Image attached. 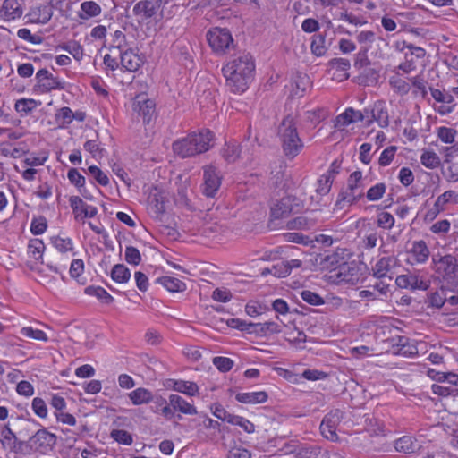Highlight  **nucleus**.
Wrapping results in <instances>:
<instances>
[{
    "mask_svg": "<svg viewBox=\"0 0 458 458\" xmlns=\"http://www.w3.org/2000/svg\"><path fill=\"white\" fill-rule=\"evenodd\" d=\"M386 191V186L384 182H378L371 186L366 192V198L369 201H377L383 198Z\"/></svg>",
    "mask_w": 458,
    "mask_h": 458,
    "instance_id": "nucleus-45",
    "label": "nucleus"
},
{
    "mask_svg": "<svg viewBox=\"0 0 458 458\" xmlns=\"http://www.w3.org/2000/svg\"><path fill=\"white\" fill-rule=\"evenodd\" d=\"M121 65L128 72H136L141 65L142 60L139 55L132 50H125L120 52Z\"/></svg>",
    "mask_w": 458,
    "mask_h": 458,
    "instance_id": "nucleus-21",
    "label": "nucleus"
},
{
    "mask_svg": "<svg viewBox=\"0 0 458 458\" xmlns=\"http://www.w3.org/2000/svg\"><path fill=\"white\" fill-rule=\"evenodd\" d=\"M364 189L365 185L363 183L362 172H352L347 180L346 189L344 190L339 195V200L337 201V204L340 202H344L348 205H352L357 202L364 196Z\"/></svg>",
    "mask_w": 458,
    "mask_h": 458,
    "instance_id": "nucleus-5",
    "label": "nucleus"
},
{
    "mask_svg": "<svg viewBox=\"0 0 458 458\" xmlns=\"http://www.w3.org/2000/svg\"><path fill=\"white\" fill-rule=\"evenodd\" d=\"M420 163L428 169H436L441 164L439 156L433 150L423 149L420 155Z\"/></svg>",
    "mask_w": 458,
    "mask_h": 458,
    "instance_id": "nucleus-33",
    "label": "nucleus"
},
{
    "mask_svg": "<svg viewBox=\"0 0 458 458\" xmlns=\"http://www.w3.org/2000/svg\"><path fill=\"white\" fill-rule=\"evenodd\" d=\"M429 254V249L424 241H415L409 250L410 262L412 265L424 264L428 261Z\"/></svg>",
    "mask_w": 458,
    "mask_h": 458,
    "instance_id": "nucleus-18",
    "label": "nucleus"
},
{
    "mask_svg": "<svg viewBox=\"0 0 458 458\" xmlns=\"http://www.w3.org/2000/svg\"><path fill=\"white\" fill-rule=\"evenodd\" d=\"M132 110L142 117L145 123H148L155 116L156 106L154 101L148 98L145 94H139L133 99Z\"/></svg>",
    "mask_w": 458,
    "mask_h": 458,
    "instance_id": "nucleus-10",
    "label": "nucleus"
},
{
    "mask_svg": "<svg viewBox=\"0 0 458 458\" xmlns=\"http://www.w3.org/2000/svg\"><path fill=\"white\" fill-rule=\"evenodd\" d=\"M56 444V436L46 428L38 429L30 438V445L35 451L47 454Z\"/></svg>",
    "mask_w": 458,
    "mask_h": 458,
    "instance_id": "nucleus-9",
    "label": "nucleus"
},
{
    "mask_svg": "<svg viewBox=\"0 0 458 458\" xmlns=\"http://www.w3.org/2000/svg\"><path fill=\"white\" fill-rule=\"evenodd\" d=\"M456 135L457 131L450 127L441 126L437 129V139L445 144H453Z\"/></svg>",
    "mask_w": 458,
    "mask_h": 458,
    "instance_id": "nucleus-44",
    "label": "nucleus"
},
{
    "mask_svg": "<svg viewBox=\"0 0 458 458\" xmlns=\"http://www.w3.org/2000/svg\"><path fill=\"white\" fill-rule=\"evenodd\" d=\"M157 283L169 292L179 293L186 290L185 283L176 277L168 276H162L157 278Z\"/></svg>",
    "mask_w": 458,
    "mask_h": 458,
    "instance_id": "nucleus-31",
    "label": "nucleus"
},
{
    "mask_svg": "<svg viewBox=\"0 0 458 458\" xmlns=\"http://www.w3.org/2000/svg\"><path fill=\"white\" fill-rule=\"evenodd\" d=\"M111 437L119 444L130 445L132 444V436L123 429H113L110 434Z\"/></svg>",
    "mask_w": 458,
    "mask_h": 458,
    "instance_id": "nucleus-48",
    "label": "nucleus"
},
{
    "mask_svg": "<svg viewBox=\"0 0 458 458\" xmlns=\"http://www.w3.org/2000/svg\"><path fill=\"white\" fill-rule=\"evenodd\" d=\"M395 219L392 214L388 212H380L377 216V225L383 229H391L394 225Z\"/></svg>",
    "mask_w": 458,
    "mask_h": 458,
    "instance_id": "nucleus-49",
    "label": "nucleus"
},
{
    "mask_svg": "<svg viewBox=\"0 0 458 458\" xmlns=\"http://www.w3.org/2000/svg\"><path fill=\"white\" fill-rule=\"evenodd\" d=\"M23 10L18 0H4L0 6V20L10 22L20 19Z\"/></svg>",
    "mask_w": 458,
    "mask_h": 458,
    "instance_id": "nucleus-16",
    "label": "nucleus"
},
{
    "mask_svg": "<svg viewBox=\"0 0 458 458\" xmlns=\"http://www.w3.org/2000/svg\"><path fill=\"white\" fill-rule=\"evenodd\" d=\"M36 83L33 87L34 92L42 95L53 90L64 89V81L55 77L47 69H40L35 76Z\"/></svg>",
    "mask_w": 458,
    "mask_h": 458,
    "instance_id": "nucleus-6",
    "label": "nucleus"
},
{
    "mask_svg": "<svg viewBox=\"0 0 458 458\" xmlns=\"http://www.w3.org/2000/svg\"><path fill=\"white\" fill-rule=\"evenodd\" d=\"M222 176L220 172L214 165L203 167L202 192L208 198H213L221 186Z\"/></svg>",
    "mask_w": 458,
    "mask_h": 458,
    "instance_id": "nucleus-8",
    "label": "nucleus"
},
{
    "mask_svg": "<svg viewBox=\"0 0 458 458\" xmlns=\"http://www.w3.org/2000/svg\"><path fill=\"white\" fill-rule=\"evenodd\" d=\"M84 292L87 295L94 296L105 304H110L114 301V297L101 286H88Z\"/></svg>",
    "mask_w": 458,
    "mask_h": 458,
    "instance_id": "nucleus-34",
    "label": "nucleus"
},
{
    "mask_svg": "<svg viewBox=\"0 0 458 458\" xmlns=\"http://www.w3.org/2000/svg\"><path fill=\"white\" fill-rule=\"evenodd\" d=\"M356 38L360 45L369 47L376 40V35L372 30H362L357 34Z\"/></svg>",
    "mask_w": 458,
    "mask_h": 458,
    "instance_id": "nucleus-59",
    "label": "nucleus"
},
{
    "mask_svg": "<svg viewBox=\"0 0 458 458\" xmlns=\"http://www.w3.org/2000/svg\"><path fill=\"white\" fill-rule=\"evenodd\" d=\"M287 340L290 344L299 347L306 342V335L302 331L294 328L288 333Z\"/></svg>",
    "mask_w": 458,
    "mask_h": 458,
    "instance_id": "nucleus-58",
    "label": "nucleus"
},
{
    "mask_svg": "<svg viewBox=\"0 0 458 458\" xmlns=\"http://www.w3.org/2000/svg\"><path fill=\"white\" fill-rule=\"evenodd\" d=\"M46 246L41 239L34 238L29 241L27 247L28 255L36 261L43 262V254Z\"/></svg>",
    "mask_w": 458,
    "mask_h": 458,
    "instance_id": "nucleus-29",
    "label": "nucleus"
},
{
    "mask_svg": "<svg viewBox=\"0 0 458 458\" xmlns=\"http://www.w3.org/2000/svg\"><path fill=\"white\" fill-rule=\"evenodd\" d=\"M310 78L305 73H298L292 82V95L301 97L310 88Z\"/></svg>",
    "mask_w": 458,
    "mask_h": 458,
    "instance_id": "nucleus-28",
    "label": "nucleus"
},
{
    "mask_svg": "<svg viewBox=\"0 0 458 458\" xmlns=\"http://www.w3.org/2000/svg\"><path fill=\"white\" fill-rule=\"evenodd\" d=\"M84 272V262L81 259H73L70 266V276L79 281L80 276Z\"/></svg>",
    "mask_w": 458,
    "mask_h": 458,
    "instance_id": "nucleus-60",
    "label": "nucleus"
},
{
    "mask_svg": "<svg viewBox=\"0 0 458 458\" xmlns=\"http://www.w3.org/2000/svg\"><path fill=\"white\" fill-rule=\"evenodd\" d=\"M214 133L208 129L192 131L173 143V150L185 158L207 152L213 146Z\"/></svg>",
    "mask_w": 458,
    "mask_h": 458,
    "instance_id": "nucleus-2",
    "label": "nucleus"
},
{
    "mask_svg": "<svg viewBox=\"0 0 458 458\" xmlns=\"http://www.w3.org/2000/svg\"><path fill=\"white\" fill-rule=\"evenodd\" d=\"M431 96L439 104H451L454 101L452 93L437 89H431Z\"/></svg>",
    "mask_w": 458,
    "mask_h": 458,
    "instance_id": "nucleus-53",
    "label": "nucleus"
},
{
    "mask_svg": "<svg viewBox=\"0 0 458 458\" xmlns=\"http://www.w3.org/2000/svg\"><path fill=\"white\" fill-rule=\"evenodd\" d=\"M31 409L35 415L40 419H47L48 416V409L46 402L40 397L33 398L31 402Z\"/></svg>",
    "mask_w": 458,
    "mask_h": 458,
    "instance_id": "nucleus-47",
    "label": "nucleus"
},
{
    "mask_svg": "<svg viewBox=\"0 0 458 458\" xmlns=\"http://www.w3.org/2000/svg\"><path fill=\"white\" fill-rule=\"evenodd\" d=\"M161 5L160 0H141L133 6V13L141 20L153 17Z\"/></svg>",
    "mask_w": 458,
    "mask_h": 458,
    "instance_id": "nucleus-17",
    "label": "nucleus"
},
{
    "mask_svg": "<svg viewBox=\"0 0 458 458\" xmlns=\"http://www.w3.org/2000/svg\"><path fill=\"white\" fill-rule=\"evenodd\" d=\"M389 84L397 94L402 96L408 94L411 89L410 84L399 73L390 77Z\"/></svg>",
    "mask_w": 458,
    "mask_h": 458,
    "instance_id": "nucleus-36",
    "label": "nucleus"
},
{
    "mask_svg": "<svg viewBox=\"0 0 458 458\" xmlns=\"http://www.w3.org/2000/svg\"><path fill=\"white\" fill-rule=\"evenodd\" d=\"M207 40L212 50L219 55L225 54L226 50H228L233 43L230 31L218 27H215L208 31Z\"/></svg>",
    "mask_w": 458,
    "mask_h": 458,
    "instance_id": "nucleus-7",
    "label": "nucleus"
},
{
    "mask_svg": "<svg viewBox=\"0 0 458 458\" xmlns=\"http://www.w3.org/2000/svg\"><path fill=\"white\" fill-rule=\"evenodd\" d=\"M362 122L361 111L348 107L335 118V127H346L351 123Z\"/></svg>",
    "mask_w": 458,
    "mask_h": 458,
    "instance_id": "nucleus-23",
    "label": "nucleus"
},
{
    "mask_svg": "<svg viewBox=\"0 0 458 458\" xmlns=\"http://www.w3.org/2000/svg\"><path fill=\"white\" fill-rule=\"evenodd\" d=\"M420 448L418 440L412 436H403L394 441V449L399 453L414 454Z\"/></svg>",
    "mask_w": 458,
    "mask_h": 458,
    "instance_id": "nucleus-20",
    "label": "nucleus"
},
{
    "mask_svg": "<svg viewBox=\"0 0 458 458\" xmlns=\"http://www.w3.org/2000/svg\"><path fill=\"white\" fill-rule=\"evenodd\" d=\"M221 153L227 163H234L240 156V148L236 142L226 143L222 148Z\"/></svg>",
    "mask_w": 458,
    "mask_h": 458,
    "instance_id": "nucleus-40",
    "label": "nucleus"
},
{
    "mask_svg": "<svg viewBox=\"0 0 458 458\" xmlns=\"http://www.w3.org/2000/svg\"><path fill=\"white\" fill-rule=\"evenodd\" d=\"M20 334L22 336L47 343L48 341L47 335L40 329L34 328L32 327H23L20 330Z\"/></svg>",
    "mask_w": 458,
    "mask_h": 458,
    "instance_id": "nucleus-41",
    "label": "nucleus"
},
{
    "mask_svg": "<svg viewBox=\"0 0 458 458\" xmlns=\"http://www.w3.org/2000/svg\"><path fill=\"white\" fill-rule=\"evenodd\" d=\"M235 399L242 403L259 404L267 401L268 395L265 391L239 393Z\"/></svg>",
    "mask_w": 458,
    "mask_h": 458,
    "instance_id": "nucleus-25",
    "label": "nucleus"
},
{
    "mask_svg": "<svg viewBox=\"0 0 458 458\" xmlns=\"http://www.w3.org/2000/svg\"><path fill=\"white\" fill-rule=\"evenodd\" d=\"M41 105L40 100L34 98H21L15 101L14 110L21 117L31 114L38 106Z\"/></svg>",
    "mask_w": 458,
    "mask_h": 458,
    "instance_id": "nucleus-24",
    "label": "nucleus"
},
{
    "mask_svg": "<svg viewBox=\"0 0 458 458\" xmlns=\"http://www.w3.org/2000/svg\"><path fill=\"white\" fill-rule=\"evenodd\" d=\"M451 229V223L447 219H442L430 226V232L435 234H446Z\"/></svg>",
    "mask_w": 458,
    "mask_h": 458,
    "instance_id": "nucleus-56",
    "label": "nucleus"
},
{
    "mask_svg": "<svg viewBox=\"0 0 458 458\" xmlns=\"http://www.w3.org/2000/svg\"><path fill=\"white\" fill-rule=\"evenodd\" d=\"M133 405L148 404L153 401L151 391L144 387H138L128 394Z\"/></svg>",
    "mask_w": 458,
    "mask_h": 458,
    "instance_id": "nucleus-27",
    "label": "nucleus"
},
{
    "mask_svg": "<svg viewBox=\"0 0 458 458\" xmlns=\"http://www.w3.org/2000/svg\"><path fill=\"white\" fill-rule=\"evenodd\" d=\"M329 64L332 69H335L336 71L343 72V74H340L339 77H342L344 79L348 78L349 75L347 73V71L351 67L349 60L342 57L334 58L330 61Z\"/></svg>",
    "mask_w": 458,
    "mask_h": 458,
    "instance_id": "nucleus-46",
    "label": "nucleus"
},
{
    "mask_svg": "<svg viewBox=\"0 0 458 458\" xmlns=\"http://www.w3.org/2000/svg\"><path fill=\"white\" fill-rule=\"evenodd\" d=\"M374 122H377L380 127L388 126V113L383 103L377 102L374 104Z\"/></svg>",
    "mask_w": 458,
    "mask_h": 458,
    "instance_id": "nucleus-43",
    "label": "nucleus"
},
{
    "mask_svg": "<svg viewBox=\"0 0 458 458\" xmlns=\"http://www.w3.org/2000/svg\"><path fill=\"white\" fill-rule=\"evenodd\" d=\"M395 284L399 288L415 290H426L428 287V282L423 280L417 274L400 275L395 278Z\"/></svg>",
    "mask_w": 458,
    "mask_h": 458,
    "instance_id": "nucleus-15",
    "label": "nucleus"
},
{
    "mask_svg": "<svg viewBox=\"0 0 458 458\" xmlns=\"http://www.w3.org/2000/svg\"><path fill=\"white\" fill-rule=\"evenodd\" d=\"M53 16V8L48 4H38L30 8L26 14L27 22L31 24H47Z\"/></svg>",
    "mask_w": 458,
    "mask_h": 458,
    "instance_id": "nucleus-13",
    "label": "nucleus"
},
{
    "mask_svg": "<svg viewBox=\"0 0 458 458\" xmlns=\"http://www.w3.org/2000/svg\"><path fill=\"white\" fill-rule=\"evenodd\" d=\"M398 179L403 186H409L413 182L414 175L410 168L402 167L399 171Z\"/></svg>",
    "mask_w": 458,
    "mask_h": 458,
    "instance_id": "nucleus-64",
    "label": "nucleus"
},
{
    "mask_svg": "<svg viewBox=\"0 0 458 458\" xmlns=\"http://www.w3.org/2000/svg\"><path fill=\"white\" fill-rule=\"evenodd\" d=\"M277 135L284 155L288 159L296 157L304 148V142L299 135L295 119L287 115L280 123Z\"/></svg>",
    "mask_w": 458,
    "mask_h": 458,
    "instance_id": "nucleus-3",
    "label": "nucleus"
},
{
    "mask_svg": "<svg viewBox=\"0 0 458 458\" xmlns=\"http://www.w3.org/2000/svg\"><path fill=\"white\" fill-rule=\"evenodd\" d=\"M101 12L102 9L100 5L95 1H84L81 4L80 11L78 12V17L81 20L87 21L98 16Z\"/></svg>",
    "mask_w": 458,
    "mask_h": 458,
    "instance_id": "nucleus-26",
    "label": "nucleus"
},
{
    "mask_svg": "<svg viewBox=\"0 0 458 458\" xmlns=\"http://www.w3.org/2000/svg\"><path fill=\"white\" fill-rule=\"evenodd\" d=\"M301 298L302 300L311 305H320L323 304L324 301L322 297L311 291H302L301 293Z\"/></svg>",
    "mask_w": 458,
    "mask_h": 458,
    "instance_id": "nucleus-63",
    "label": "nucleus"
},
{
    "mask_svg": "<svg viewBox=\"0 0 458 458\" xmlns=\"http://www.w3.org/2000/svg\"><path fill=\"white\" fill-rule=\"evenodd\" d=\"M88 170L100 185L106 186L109 183L108 176L97 165H90Z\"/></svg>",
    "mask_w": 458,
    "mask_h": 458,
    "instance_id": "nucleus-55",
    "label": "nucleus"
},
{
    "mask_svg": "<svg viewBox=\"0 0 458 458\" xmlns=\"http://www.w3.org/2000/svg\"><path fill=\"white\" fill-rule=\"evenodd\" d=\"M172 389L189 396H195L199 394V386L192 381L173 380Z\"/></svg>",
    "mask_w": 458,
    "mask_h": 458,
    "instance_id": "nucleus-30",
    "label": "nucleus"
},
{
    "mask_svg": "<svg viewBox=\"0 0 458 458\" xmlns=\"http://www.w3.org/2000/svg\"><path fill=\"white\" fill-rule=\"evenodd\" d=\"M435 203L445 211L447 204L458 203V193L454 191H446L437 198Z\"/></svg>",
    "mask_w": 458,
    "mask_h": 458,
    "instance_id": "nucleus-42",
    "label": "nucleus"
},
{
    "mask_svg": "<svg viewBox=\"0 0 458 458\" xmlns=\"http://www.w3.org/2000/svg\"><path fill=\"white\" fill-rule=\"evenodd\" d=\"M213 364L222 372L229 371L233 366V361L227 357H215L213 359Z\"/></svg>",
    "mask_w": 458,
    "mask_h": 458,
    "instance_id": "nucleus-61",
    "label": "nucleus"
},
{
    "mask_svg": "<svg viewBox=\"0 0 458 458\" xmlns=\"http://www.w3.org/2000/svg\"><path fill=\"white\" fill-rule=\"evenodd\" d=\"M69 203L77 221L84 222L85 218L94 217L98 214V208L95 206L85 203L78 196H72Z\"/></svg>",
    "mask_w": 458,
    "mask_h": 458,
    "instance_id": "nucleus-12",
    "label": "nucleus"
},
{
    "mask_svg": "<svg viewBox=\"0 0 458 458\" xmlns=\"http://www.w3.org/2000/svg\"><path fill=\"white\" fill-rule=\"evenodd\" d=\"M47 228V219L44 216L33 218L30 224V232L34 235L43 234Z\"/></svg>",
    "mask_w": 458,
    "mask_h": 458,
    "instance_id": "nucleus-51",
    "label": "nucleus"
},
{
    "mask_svg": "<svg viewBox=\"0 0 458 458\" xmlns=\"http://www.w3.org/2000/svg\"><path fill=\"white\" fill-rule=\"evenodd\" d=\"M225 85L234 94L245 92L254 79L255 62L250 54L242 52L231 56L223 65Z\"/></svg>",
    "mask_w": 458,
    "mask_h": 458,
    "instance_id": "nucleus-1",
    "label": "nucleus"
},
{
    "mask_svg": "<svg viewBox=\"0 0 458 458\" xmlns=\"http://www.w3.org/2000/svg\"><path fill=\"white\" fill-rule=\"evenodd\" d=\"M50 242L52 245L60 253H67L72 251L74 248L73 242L69 237H62L59 235L53 236L50 238Z\"/></svg>",
    "mask_w": 458,
    "mask_h": 458,
    "instance_id": "nucleus-35",
    "label": "nucleus"
},
{
    "mask_svg": "<svg viewBox=\"0 0 458 458\" xmlns=\"http://www.w3.org/2000/svg\"><path fill=\"white\" fill-rule=\"evenodd\" d=\"M396 263V259L393 257H383L379 259L372 267V274L377 278L391 277L392 269Z\"/></svg>",
    "mask_w": 458,
    "mask_h": 458,
    "instance_id": "nucleus-19",
    "label": "nucleus"
},
{
    "mask_svg": "<svg viewBox=\"0 0 458 458\" xmlns=\"http://www.w3.org/2000/svg\"><path fill=\"white\" fill-rule=\"evenodd\" d=\"M124 259L127 263L137 266L141 261L140 250L133 246H127L124 251Z\"/></svg>",
    "mask_w": 458,
    "mask_h": 458,
    "instance_id": "nucleus-50",
    "label": "nucleus"
},
{
    "mask_svg": "<svg viewBox=\"0 0 458 458\" xmlns=\"http://www.w3.org/2000/svg\"><path fill=\"white\" fill-rule=\"evenodd\" d=\"M295 199L287 196L282 198L271 208V216L273 219H282L288 217L291 214L297 212L298 205L294 204Z\"/></svg>",
    "mask_w": 458,
    "mask_h": 458,
    "instance_id": "nucleus-14",
    "label": "nucleus"
},
{
    "mask_svg": "<svg viewBox=\"0 0 458 458\" xmlns=\"http://www.w3.org/2000/svg\"><path fill=\"white\" fill-rule=\"evenodd\" d=\"M169 403L174 410L186 415H196L197 408L178 394L169 395Z\"/></svg>",
    "mask_w": 458,
    "mask_h": 458,
    "instance_id": "nucleus-22",
    "label": "nucleus"
},
{
    "mask_svg": "<svg viewBox=\"0 0 458 458\" xmlns=\"http://www.w3.org/2000/svg\"><path fill=\"white\" fill-rule=\"evenodd\" d=\"M397 151V148L395 146H390L385 148L379 157L378 164L380 166H387L393 161L395 153Z\"/></svg>",
    "mask_w": 458,
    "mask_h": 458,
    "instance_id": "nucleus-52",
    "label": "nucleus"
},
{
    "mask_svg": "<svg viewBox=\"0 0 458 458\" xmlns=\"http://www.w3.org/2000/svg\"><path fill=\"white\" fill-rule=\"evenodd\" d=\"M333 181L334 180H332V177H331L330 174H322L319 177V179L318 180L317 191L320 195L327 194L330 191V189H331Z\"/></svg>",
    "mask_w": 458,
    "mask_h": 458,
    "instance_id": "nucleus-54",
    "label": "nucleus"
},
{
    "mask_svg": "<svg viewBox=\"0 0 458 458\" xmlns=\"http://www.w3.org/2000/svg\"><path fill=\"white\" fill-rule=\"evenodd\" d=\"M68 180L72 184L76 186L78 189L85 186V178L79 171L75 168H71L67 173Z\"/></svg>",
    "mask_w": 458,
    "mask_h": 458,
    "instance_id": "nucleus-57",
    "label": "nucleus"
},
{
    "mask_svg": "<svg viewBox=\"0 0 458 458\" xmlns=\"http://www.w3.org/2000/svg\"><path fill=\"white\" fill-rule=\"evenodd\" d=\"M73 120V112L68 106L60 108L55 114V121L60 128L67 127Z\"/></svg>",
    "mask_w": 458,
    "mask_h": 458,
    "instance_id": "nucleus-38",
    "label": "nucleus"
},
{
    "mask_svg": "<svg viewBox=\"0 0 458 458\" xmlns=\"http://www.w3.org/2000/svg\"><path fill=\"white\" fill-rule=\"evenodd\" d=\"M341 419L342 413L338 410L333 411L324 417L320 424V431L324 437L333 442L338 440L336 431Z\"/></svg>",
    "mask_w": 458,
    "mask_h": 458,
    "instance_id": "nucleus-11",
    "label": "nucleus"
},
{
    "mask_svg": "<svg viewBox=\"0 0 458 458\" xmlns=\"http://www.w3.org/2000/svg\"><path fill=\"white\" fill-rule=\"evenodd\" d=\"M432 268L444 281L452 282L458 272V259L454 254H435L432 257Z\"/></svg>",
    "mask_w": 458,
    "mask_h": 458,
    "instance_id": "nucleus-4",
    "label": "nucleus"
},
{
    "mask_svg": "<svg viewBox=\"0 0 458 458\" xmlns=\"http://www.w3.org/2000/svg\"><path fill=\"white\" fill-rule=\"evenodd\" d=\"M16 392L20 395L30 397L34 394V387L29 381L22 380L17 384Z\"/></svg>",
    "mask_w": 458,
    "mask_h": 458,
    "instance_id": "nucleus-62",
    "label": "nucleus"
},
{
    "mask_svg": "<svg viewBox=\"0 0 458 458\" xmlns=\"http://www.w3.org/2000/svg\"><path fill=\"white\" fill-rule=\"evenodd\" d=\"M111 278L118 283H127L131 278V271L123 264L114 266L110 273Z\"/></svg>",
    "mask_w": 458,
    "mask_h": 458,
    "instance_id": "nucleus-37",
    "label": "nucleus"
},
{
    "mask_svg": "<svg viewBox=\"0 0 458 458\" xmlns=\"http://www.w3.org/2000/svg\"><path fill=\"white\" fill-rule=\"evenodd\" d=\"M61 50L68 52L76 61H81L84 56L83 47L76 40L65 42L58 47Z\"/></svg>",
    "mask_w": 458,
    "mask_h": 458,
    "instance_id": "nucleus-32",
    "label": "nucleus"
},
{
    "mask_svg": "<svg viewBox=\"0 0 458 458\" xmlns=\"http://www.w3.org/2000/svg\"><path fill=\"white\" fill-rule=\"evenodd\" d=\"M282 331V327L276 322L267 321L264 323H254L253 332L261 333L263 335L276 334Z\"/></svg>",
    "mask_w": 458,
    "mask_h": 458,
    "instance_id": "nucleus-39",
    "label": "nucleus"
}]
</instances>
